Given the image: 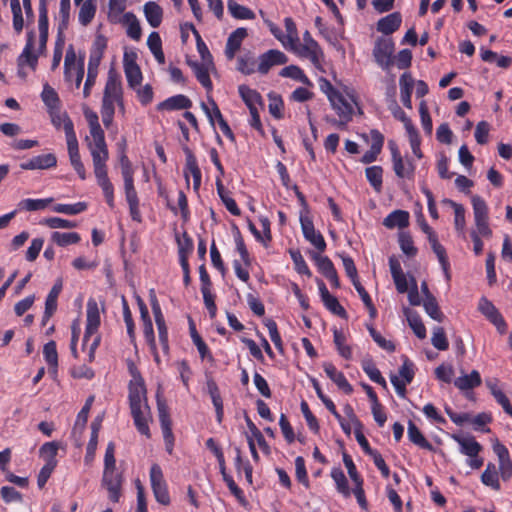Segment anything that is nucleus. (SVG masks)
I'll use <instances>...</instances> for the list:
<instances>
[{
	"instance_id": "nucleus-24",
	"label": "nucleus",
	"mask_w": 512,
	"mask_h": 512,
	"mask_svg": "<svg viewBox=\"0 0 512 512\" xmlns=\"http://www.w3.org/2000/svg\"><path fill=\"white\" fill-rule=\"evenodd\" d=\"M451 437L459 444V451L463 455L474 457L482 451V445L477 442L473 436L462 437L460 435L453 434Z\"/></svg>"
},
{
	"instance_id": "nucleus-2",
	"label": "nucleus",
	"mask_w": 512,
	"mask_h": 512,
	"mask_svg": "<svg viewBox=\"0 0 512 512\" xmlns=\"http://www.w3.org/2000/svg\"><path fill=\"white\" fill-rule=\"evenodd\" d=\"M395 43L390 37H378L373 48V57L375 62L383 70L390 69L394 65L393 54Z\"/></svg>"
},
{
	"instance_id": "nucleus-37",
	"label": "nucleus",
	"mask_w": 512,
	"mask_h": 512,
	"mask_svg": "<svg viewBox=\"0 0 512 512\" xmlns=\"http://www.w3.org/2000/svg\"><path fill=\"white\" fill-rule=\"evenodd\" d=\"M227 8L231 16L238 20H253L256 17L250 8L240 5L235 0H228Z\"/></svg>"
},
{
	"instance_id": "nucleus-33",
	"label": "nucleus",
	"mask_w": 512,
	"mask_h": 512,
	"mask_svg": "<svg viewBox=\"0 0 512 512\" xmlns=\"http://www.w3.org/2000/svg\"><path fill=\"white\" fill-rule=\"evenodd\" d=\"M217 194L221 201L225 205L226 209L234 216H240L241 210L238 207L236 201L229 195V192L225 189L221 179H216Z\"/></svg>"
},
{
	"instance_id": "nucleus-44",
	"label": "nucleus",
	"mask_w": 512,
	"mask_h": 512,
	"mask_svg": "<svg viewBox=\"0 0 512 512\" xmlns=\"http://www.w3.org/2000/svg\"><path fill=\"white\" fill-rule=\"evenodd\" d=\"M365 175L376 192H380L383 183V168L378 165L370 166L365 169Z\"/></svg>"
},
{
	"instance_id": "nucleus-41",
	"label": "nucleus",
	"mask_w": 512,
	"mask_h": 512,
	"mask_svg": "<svg viewBox=\"0 0 512 512\" xmlns=\"http://www.w3.org/2000/svg\"><path fill=\"white\" fill-rule=\"evenodd\" d=\"M444 203L449 204L454 209V226L459 234H463L466 227L465 209L463 205L450 199H444Z\"/></svg>"
},
{
	"instance_id": "nucleus-5",
	"label": "nucleus",
	"mask_w": 512,
	"mask_h": 512,
	"mask_svg": "<svg viewBox=\"0 0 512 512\" xmlns=\"http://www.w3.org/2000/svg\"><path fill=\"white\" fill-rule=\"evenodd\" d=\"M422 231L427 235L428 241L431 245L433 252L436 254L441 268L444 272L447 281L451 280L450 263L446 253L445 247L439 243L438 236L435 231L423 220L421 224Z\"/></svg>"
},
{
	"instance_id": "nucleus-26",
	"label": "nucleus",
	"mask_w": 512,
	"mask_h": 512,
	"mask_svg": "<svg viewBox=\"0 0 512 512\" xmlns=\"http://www.w3.org/2000/svg\"><path fill=\"white\" fill-rule=\"evenodd\" d=\"M207 389L212 400L213 406L215 408L216 421L218 424H221L224 418V407L220 390L218 388L217 383L212 379L207 381Z\"/></svg>"
},
{
	"instance_id": "nucleus-45",
	"label": "nucleus",
	"mask_w": 512,
	"mask_h": 512,
	"mask_svg": "<svg viewBox=\"0 0 512 512\" xmlns=\"http://www.w3.org/2000/svg\"><path fill=\"white\" fill-rule=\"evenodd\" d=\"M51 240L58 246L65 247L80 242L81 237L77 232H58L51 234Z\"/></svg>"
},
{
	"instance_id": "nucleus-28",
	"label": "nucleus",
	"mask_w": 512,
	"mask_h": 512,
	"mask_svg": "<svg viewBox=\"0 0 512 512\" xmlns=\"http://www.w3.org/2000/svg\"><path fill=\"white\" fill-rule=\"evenodd\" d=\"M394 173L398 178L413 180L415 176V165L410 158L403 156L392 161Z\"/></svg>"
},
{
	"instance_id": "nucleus-4",
	"label": "nucleus",
	"mask_w": 512,
	"mask_h": 512,
	"mask_svg": "<svg viewBox=\"0 0 512 512\" xmlns=\"http://www.w3.org/2000/svg\"><path fill=\"white\" fill-rule=\"evenodd\" d=\"M333 109L336 111L339 119L328 120L333 126L340 130H345L350 121H352L354 109L352 104L340 92L330 101Z\"/></svg>"
},
{
	"instance_id": "nucleus-59",
	"label": "nucleus",
	"mask_w": 512,
	"mask_h": 512,
	"mask_svg": "<svg viewBox=\"0 0 512 512\" xmlns=\"http://www.w3.org/2000/svg\"><path fill=\"white\" fill-rule=\"evenodd\" d=\"M284 26H285V29L287 32L286 45L288 44L290 46V48H296V43L299 42V37H298V31H297V27H296L294 20L291 17H286L284 19Z\"/></svg>"
},
{
	"instance_id": "nucleus-12",
	"label": "nucleus",
	"mask_w": 512,
	"mask_h": 512,
	"mask_svg": "<svg viewBox=\"0 0 512 512\" xmlns=\"http://www.w3.org/2000/svg\"><path fill=\"white\" fill-rule=\"evenodd\" d=\"M66 142H67V150H68V155H69L71 166L76 171L79 178L81 180H85L87 177L86 169H85L84 164L81 161L77 136L72 137V133L70 132L69 138L66 139Z\"/></svg>"
},
{
	"instance_id": "nucleus-34",
	"label": "nucleus",
	"mask_w": 512,
	"mask_h": 512,
	"mask_svg": "<svg viewBox=\"0 0 512 512\" xmlns=\"http://www.w3.org/2000/svg\"><path fill=\"white\" fill-rule=\"evenodd\" d=\"M408 438L409 440L419 446L422 449H426L428 451L433 450L432 444L425 438V436L422 434L420 429L416 426V424L413 421L408 422Z\"/></svg>"
},
{
	"instance_id": "nucleus-58",
	"label": "nucleus",
	"mask_w": 512,
	"mask_h": 512,
	"mask_svg": "<svg viewBox=\"0 0 512 512\" xmlns=\"http://www.w3.org/2000/svg\"><path fill=\"white\" fill-rule=\"evenodd\" d=\"M280 75L282 77L292 78V79L302 82L304 84L310 83L308 77L305 75L303 70L300 67L295 66V65H289V66L284 67L281 70Z\"/></svg>"
},
{
	"instance_id": "nucleus-39",
	"label": "nucleus",
	"mask_w": 512,
	"mask_h": 512,
	"mask_svg": "<svg viewBox=\"0 0 512 512\" xmlns=\"http://www.w3.org/2000/svg\"><path fill=\"white\" fill-rule=\"evenodd\" d=\"M52 198H46V199H32V198H26L22 199L17 204L18 211H39L44 210L46 207L49 206L50 203H52Z\"/></svg>"
},
{
	"instance_id": "nucleus-31",
	"label": "nucleus",
	"mask_w": 512,
	"mask_h": 512,
	"mask_svg": "<svg viewBox=\"0 0 512 512\" xmlns=\"http://www.w3.org/2000/svg\"><path fill=\"white\" fill-rule=\"evenodd\" d=\"M238 92L249 110H251V108L257 109V106L263 105L262 96L255 89H251L247 85H240L238 87Z\"/></svg>"
},
{
	"instance_id": "nucleus-42",
	"label": "nucleus",
	"mask_w": 512,
	"mask_h": 512,
	"mask_svg": "<svg viewBox=\"0 0 512 512\" xmlns=\"http://www.w3.org/2000/svg\"><path fill=\"white\" fill-rule=\"evenodd\" d=\"M123 23L127 25V35L133 40H140L142 29L137 17L132 12L124 14Z\"/></svg>"
},
{
	"instance_id": "nucleus-54",
	"label": "nucleus",
	"mask_w": 512,
	"mask_h": 512,
	"mask_svg": "<svg viewBox=\"0 0 512 512\" xmlns=\"http://www.w3.org/2000/svg\"><path fill=\"white\" fill-rule=\"evenodd\" d=\"M86 202H77L74 204H56L53 206V211L56 213H63L66 215H76L87 210Z\"/></svg>"
},
{
	"instance_id": "nucleus-52",
	"label": "nucleus",
	"mask_w": 512,
	"mask_h": 512,
	"mask_svg": "<svg viewBox=\"0 0 512 512\" xmlns=\"http://www.w3.org/2000/svg\"><path fill=\"white\" fill-rule=\"evenodd\" d=\"M146 412H147V410H141L138 412H133V413H131V415L133 417L134 424H135L137 431L149 439V438H151V432H150V428H149V424H148L149 418L146 417V415H145Z\"/></svg>"
},
{
	"instance_id": "nucleus-49",
	"label": "nucleus",
	"mask_w": 512,
	"mask_h": 512,
	"mask_svg": "<svg viewBox=\"0 0 512 512\" xmlns=\"http://www.w3.org/2000/svg\"><path fill=\"white\" fill-rule=\"evenodd\" d=\"M96 13V4L93 0H85L79 10L78 19L83 26L91 23Z\"/></svg>"
},
{
	"instance_id": "nucleus-10",
	"label": "nucleus",
	"mask_w": 512,
	"mask_h": 512,
	"mask_svg": "<svg viewBox=\"0 0 512 512\" xmlns=\"http://www.w3.org/2000/svg\"><path fill=\"white\" fill-rule=\"evenodd\" d=\"M288 62V57L280 50L271 49L259 56L257 71L260 74H267L276 65H283Z\"/></svg>"
},
{
	"instance_id": "nucleus-53",
	"label": "nucleus",
	"mask_w": 512,
	"mask_h": 512,
	"mask_svg": "<svg viewBox=\"0 0 512 512\" xmlns=\"http://www.w3.org/2000/svg\"><path fill=\"white\" fill-rule=\"evenodd\" d=\"M333 340L337 348L338 353L345 359H350L352 356V349L349 345H346V337L344 333L338 329L333 331Z\"/></svg>"
},
{
	"instance_id": "nucleus-27",
	"label": "nucleus",
	"mask_w": 512,
	"mask_h": 512,
	"mask_svg": "<svg viewBox=\"0 0 512 512\" xmlns=\"http://www.w3.org/2000/svg\"><path fill=\"white\" fill-rule=\"evenodd\" d=\"M453 383L457 389L466 392L479 387L482 384V379L477 370H472L470 374L457 377Z\"/></svg>"
},
{
	"instance_id": "nucleus-36",
	"label": "nucleus",
	"mask_w": 512,
	"mask_h": 512,
	"mask_svg": "<svg viewBox=\"0 0 512 512\" xmlns=\"http://www.w3.org/2000/svg\"><path fill=\"white\" fill-rule=\"evenodd\" d=\"M383 224L387 228H405L409 224V213L404 210H395L384 219Z\"/></svg>"
},
{
	"instance_id": "nucleus-50",
	"label": "nucleus",
	"mask_w": 512,
	"mask_h": 512,
	"mask_svg": "<svg viewBox=\"0 0 512 512\" xmlns=\"http://www.w3.org/2000/svg\"><path fill=\"white\" fill-rule=\"evenodd\" d=\"M471 203L473 207L474 220L489 219V208L481 196H472Z\"/></svg>"
},
{
	"instance_id": "nucleus-64",
	"label": "nucleus",
	"mask_w": 512,
	"mask_h": 512,
	"mask_svg": "<svg viewBox=\"0 0 512 512\" xmlns=\"http://www.w3.org/2000/svg\"><path fill=\"white\" fill-rule=\"evenodd\" d=\"M316 264L319 272L325 277H329L337 270L331 261V259L327 256H315Z\"/></svg>"
},
{
	"instance_id": "nucleus-56",
	"label": "nucleus",
	"mask_w": 512,
	"mask_h": 512,
	"mask_svg": "<svg viewBox=\"0 0 512 512\" xmlns=\"http://www.w3.org/2000/svg\"><path fill=\"white\" fill-rule=\"evenodd\" d=\"M123 483V476L112 479L111 481L102 484L108 491L110 501L117 503L121 498V488Z\"/></svg>"
},
{
	"instance_id": "nucleus-20",
	"label": "nucleus",
	"mask_w": 512,
	"mask_h": 512,
	"mask_svg": "<svg viewBox=\"0 0 512 512\" xmlns=\"http://www.w3.org/2000/svg\"><path fill=\"white\" fill-rule=\"evenodd\" d=\"M48 114L51 118L52 124L56 129L63 127L66 139L69 138L70 132L72 133V137L76 136L73 121L70 119L67 112H62L61 108H56L48 111Z\"/></svg>"
},
{
	"instance_id": "nucleus-16",
	"label": "nucleus",
	"mask_w": 512,
	"mask_h": 512,
	"mask_svg": "<svg viewBox=\"0 0 512 512\" xmlns=\"http://www.w3.org/2000/svg\"><path fill=\"white\" fill-rule=\"evenodd\" d=\"M318 288L321 296V300L326 307L334 315H337L341 318H346L347 313L344 307L339 303L338 299L330 294L325 283L322 280H318Z\"/></svg>"
},
{
	"instance_id": "nucleus-15",
	"label": "nucleus",
	"mask_w": 512,
	"mask_h": 512,
	"mask_svg": "<svg viewBox=\"0 0 512 512\" xmlns=\"http://www.w3.org/2000/svg\"><path fill=\"white\" fill-rule=\"evenodd\" d=\"M34 40H35V32L33 30L28 31L25 47L17 59L18 66L20 68L27 65L32 70L36 69L37 64H38V55L33 53Z\"/></svg>"
},
{
	"instance_id": "nucleus-38",
	"label": "nucleus",
	"mask_w": 512,
	"mask_h": 512,
	"mask_svg": "<svg viewBox=\"0 0 512 512\" xmlns=\"http://www.w3.org/2000/svg\"><path fill=\"white\" fill-rule=\"evenodd\" d=\"M75 67H78V60L74 47L70 45L64 59V78L67 82L75 78Z\"/></svg>"
},
{
	"instance_id": "nucleus-23",
	"label": "nucleus",
	"mask_w": 512,
	"mask_h": 512,
	"mask_svg": "<svg viewBox=\"0 0 512 512\" xmlns=\"http://www.w3.org/2000/svg\"><path fill=\"white\" fill-rule=\"evenodd\" d=\"M192 107V101L183 94L171 96L157 105L158 111H175L189 109Z\"/></svg>"
},
{
	"instance_id": "nucleus-32",
	"label": "nucleus",
	"mask_w": 512,
	"mask_h": 512,
	"mask_svg": "<svg viewBox=\"0 0 512 512\" xmlns=\"http://www.w3.org/2000/svg\"><path fill=\"white\" fill-rule=\"evenodd\" d=\"M144 14L147 22L153 28L160 26L163 19V9L154 1H149L144 5Z\"/></svg>"
},
{
	"instance_id": "nucleus-46",
	"label": "nucleus",
	"mask_w": 512,
	"mask_h": 512,
	"mask_svg": "<svg viewBox=\"0 0 512 512\" xmlns=\"http://www.w3.org/2000/svg\"><path fill=\"white\" fill-rule=\"evenodd\" d=\"M481 481L484 485L491 487L492 489L499 491L501 486L499 483L498 473L493 463H488L486 469L481 475Z\"/></svg>"
},
{
	"instance_id": "nucleus-29",
	"label": "nucleus",
	"mask_w": 512,
	"mask_h": 512,
	"mask_svg": "<svg viewBox=\"0 0 512 512\" xmlns=\"http://www.w3.org/2000/svg\"><path fill=\"white\" fill-rule=\"evenodd\" d=\"M414 79L409 73H403L399 79L400 86V98L402 104L408 108L412 109V100L411 95L414 87Z\"/></svg>"
},
{
	"instance_id": "nucleus-60",
	"label": "nucleus",
	"mask_w": 512,
	"mask_h": 512,
	"mask_svg": "<svg viewBox=\"0 0 512 512\" xmlns=\"http://www.w3.org/2000/svg\"><path fill=\"white\" fill-rule=\"evenodd\" d=\"M402 359L403 363L399 368V377L402 381L411 383L415 376V365L407 356H402Z\"/></svg>"
},
{
	"instance_id": "nucleus-11",
	"label": "nucleus",
	"mask_w": 512,
	"mask_h": 512,
	"mask_svg": "<svg viewBox=\"0 0 512 512\" xmlns=\"http://www.w3.org/2000/svg\"><path fill=\"white\" fill-rule=\"evenodd\" d=\"M300 224L304 238L317 250L323 252L326 249V242L323 235L315 230L313 221L307 216H301Z\"/></svg>"
},
{
	"instance_id": "nucleus-55",
	"label": "nucleus",
	"mask_w": 512,
	"mask_h": 512,
	"mask_svg": "<svg viewBox=\"0 0 512 512\" xmlns=\"http://www.w3.org/2000/svg\"><path fill=\"white\" fill-rule=\"evenodd\" d=\"M289 254L294 263L295 270L301 275H306L308 277H311L312 276L311 270L309 269L300 250L291 249V250H289Z\"/></svg>"
},
{
	"instance_id": "nucleus-1",
	"label": "nucleus",
	"mask_w": 512,
	"mask_h": 512,
	"mask_svg": "<svg viewBox=\"0 0 512 512\" xmlns=\"http://www.w3.org/2000/svg\"><path fill=\"white\" fill-rule=\"evenodd\" d=\"M92 140L88 142V148L92 157L94 175L98 186L102 189L107 205L115 207L114 186L108 177L107 161L109 151L105 141L104 132L91 134Z\"/></svg>"
},
{
	"instance_id": "nucleus-17",
	"label": "nucleus",
	"mask_w": 512,
	"mask_h": 512,
	"mask_svg": "<svg viewBox=\"0 0 512 512\" xmlns=\"http://www.w3.org/2000/svg\"><path fill=\"white\" fill-rule=\"evenodd\" d=\"M57 165V158L53 153L41 154L20 164L23 170H43Z\"/></svg>"
},
{
	"instance_id": "nucleus-62",
	"label": "nucleus",
	"mask_w": 512,
	"mask_h": 512,
	"mask_svg": "<svg viewBox=\"0 0 512 512\" xmlns=\"http://www.w3.org/2000/svg\"><path fill=\"white\" fill-rule=\"evenodd\" d=\"M407 320H408L409 326L411 327V329L413 330L415 335L419 339H424L426 337V328H425L420 316L416 312L410 313L407 316Z\"/></svg>"
},
{
	"instance_id": "nucleus-9",
	"label": "nucleus",
	"mask_w": 512,
	"mask_h": 512,
	"mask_svg": "<svg viewBox=\"0 0 512 512\" xmlns=\"http://www.w3.org/2000/svg\"><path fill=\"white\" fill-rule=\"evenodd\" d=\"M128 399L131 413L141 410H147L149 413V406L147 404L146 387L145 384L128 385Z\"/></svg>"
},
{
	"instance_id": "nucleus-19",
	"label": "nucleus",
	"mask_w": 512,
	"mask_h": 512,
	"mask_svg": "<svg viewBox=\"0 0 512 512\" xmlns=\"http://www.w3.org/2000/svg\"><path fill=\"white\" fill-rule=\"evenodd\" d=\"M248 36V31L244 27L234 30L227 38L225 47V56L228 60L234 59L236 53L241 48L243 40Z\"/></svg>"
},
{
	"instance_id": "nucleus-14",
	"label": "nucleus",
	"mask_w": 512,
	"mask_h": 512,
	"mask_svg": "<svg viewBox=\"0 0 512 512\" xmlns=\"http://www.w3.org/2000/svg\"><path fill=\"white\" fill-rule=\"evenodd\" d=\"M123 66L128 85L131 88L139 86L141 84L143 76L139 65L136 63V54L132 53L131 55H129L128 53H125L123 59Z\"/></svg>"
},
{
	"instance_id": "nucleus-57",
	"label": "nucleus",
	"mask_w": 512,
	"mask_h": 512,
	"mask_svg": "<svg viewBox=\"0 0 512 512\" xmlns=\"http://www.w3.org/2000/svg\"><path fill=\"white\" fill-rule=\"evenodd\" d=\"M11 11L13 14V28L17 34L23 30L24 20L22 15V8L19 0H10Z\"/></svg>"
},
{
	"instance_id": "nucleus-3",
	"label": "nucleus",
	"mask_w": 512,
	"mask_h": 512,
	"mask_svg": "<svg viewBox=\"0 0 512 512\" xmlns=\"http://www.w3.org/2000/svg\"><path fill=\"white\" fill-rule=\"evenodd\" d=\"M157 408L165 449L169 455H172L175 443V437L172 431V420L170 418L168 406L164 400L160 399L159 393H157Z\"/></svg>"
},
{
	"instance_id": "nucleus-8",
	"label": "nucleus",
	"mask_w": 512,
	"mask_h": 512,
	"mask_svg": "<svg viewBox=\"0 0 512 512\" xmlns=\"http://www.w3.org/2000/svg\"><path fill=\"white\" fill-rule=\"evenodd\" d=\"M100 326V313L95 299L90 298L87 301V320L83 336V345H86L90 337L95 335Z\"/></svg>"
},
{
	"instance_id": "nucleus-13",
	"label": "nucleus",
	"mask_w": 512,
	"mask_h": 512,
	"mask_svg": "<svg viewBox=\"0 0 512 512\" xmlns=\"http://www.w3.org/2000/svg\"><path fill=\"white\" fill-rule=\"evenodd\" d=\"M183 152L186 156V163H185V169H184V176L187 181L189 182V174H191L193 178V188L195 190H198L201 185V179H202V173L198 165V161L192 152V150L188 146L183 147Z\"/></svg>"
},
{
	"instance_id": "nucleus-35",
	"label": "nucleus",
	"mask_w": 512,
	"mask_h": 512,
	"mask_svg": "<svg viewBox=\"0 0 512 512\" xmlns=\"http://www.w3.org/2000/svg\"><path fill=\"white\" fill-rule=\"evenodd\" d=\"M361 367L371 381L379 384L382 388L387 389L385 378L382 376L380 370L376 367L371 358L364 359L361 363Z\"/></svg>"
},
{
	"instance_id": "nucleus-22",
	"label": "nucleus",
	"mask_w": 512,
	"mask_h": 512,
	"mask_svg": "<svg viewBox=\"0 0 512 512\" xmlns=\"http://www.w3.org/2000/svg\"><path fill=\"white\" fill-rule=\"evenodd\" d=\"M103 98L116 100L117 104L123 107L122 86L119 77L112 72H109L108 79L105 85Z\"/></svg>"
},
{
	"instance_id": "nucleus-21",
	"label": "nucleus",
	"mask_w": 512,
	"mask_h": 512,
	"mask_svg": "<svg viewBox=\"0 0 512 512\" xmlns=\"http://www.w3.org/2000/svg\"><path fill=\"white\" fill-rule=\"evenodd\" d=\"M291 50L298 56L309 59L315 67L318 68L321 66L324 55L319 44H315V46L312 47V45H298V43H296V48H291Z\"/></svg>"
},
{
	"instance_id": "nucleus-7",
	"label": "nucleus",
	"mask_w": 512,
	"mask_h": 512,
	"mask_svg": "<svg viewBox=\"0 0 512 512\" xmlns=\"http://www.w3.org/2000/svg\"><path fill=\"white\" fill-rule=\"evenodd\" d=\"M478 310L496 326L500 333H504L507 329L506 321L495 305L486 297H481L478 304Z\"/></svg>"
},
{
	"instance_id": "nucleus-6",
	"label": "nucleus",
	"mask_w": 512,
	"mask_h": 512,
	"mask_svg": "<svg viewBox=\"0 0 512 512\" xmlns=\"http://www.w3.org/2000/svg\"><path fill=\"white\" fill-rule=\"evenodd\" d=\"M150 483L157 502L162 505L170 504V496L167 488V483L164 479L163 471L157 463L152 464L150 468Z\"/></svg>"
},
{
	"instance_id": "nucleus-43",
	"label": "nucleus",
	"mask_w": 512,
	"mask_h": 512,
	"mask_svg": "<svg viewBox=\"0 0 512 512\" xmlns=\"http://www.w3.org/2000/svg\"><path fill=\"white\" fill-rule=\"evenodd\" d=\"M41 98L47 107V112L56 108H61V101L58 93L49 84L44 85Z\"/></svg>"
},
{
	"instance_id": "nucleus-48",
	"label": "nucleus",
	"mask_w": 512,
	"mask_h": 512,
	"mask_svg": "<svg viewBox=\"0 0 512 512\" xmlns=\"http://www.w3.org/2000/svg\"><path fill=\"white\" fill-rule=\"evenodd\" d=\"M194 243L192 238L187 232L183 233V239L178 240V256L179 263H189L188 258L190 253L193 251Z\"/></svg>"
},
{
	"instance_id": "nucleus-63",
	"label": "nucleus",
	"mask_w": 512,
	"mask_h": 512,
	"mask_svg": "<svg viewBox=\"0 0 512 512\" xmlns=\"http://www.w3.org/2000/svg\"><path fill=\"white\" fill-rule=\"evenodd\" d=\"M426 313L434 320L441 322L443 320V313L441 312L438 302L435 297L424 299L423 302Z\"/></svg>"
},
{
	"instance_id": "nucleus-47",
	"label": "nucleus",
	"mask_w": 512,
	"mask_h": 512,
	"mask_svg": "<svg viewBox=\"0 0 512 512\" xmlns=\"http://www.w3.org/2000/svg\"><path fill=\"white\" fill-rule=\"evenodd\" d=\"M59 449V444L55 441L46 442L40 448V456L45 460V464H53V466H57V452Z\"/></svg>"
},
{
	"instance_id": "nucleus-61",
	"label": "nucleus",
	"mask_w": 512,
	"mask_h": 512,
	"mask_svg": "<svg viewBox=\"0 0 512 512\" xmlns=\"http://www.w3.org/2000/svg\"><path fill=\"white\" fill-rule=\"evenodd\" d=\"M431 343L436 349L440 351H445L449 348V342L447 340L445 330L443 327L434 328L431 337Z\"/></svg>"
},
{
	"instance_id": "nucleus-18",
	"label": "nucleus",
	"mask_w": 512,
	"mask_h": 512,
	"mask_svg": "<svg viewBox=\"0 0 512 512\" xmlns=\"http://www.w3.org/2000/svg\"><path fill=\"white\" fill-rule=\"evenodd\" d=\"M327 377L333 381L337 387L345 394L350 395L353 392L352 385L348 382L343 372L337 370L331 362H324L322 365Z\"/></svg>"
},
{
	"instance_id": "nucleus-30",
	"label": "nucleus",
	"mask_w": 512,
	"mask_h": 512,
	"mask_svg": "<svg viewBox=\"0 0 512 512\" xmlns=\"http://www.w3.org/2000/svg\"><path fill=\"white\" fill-rule=\"evenodd\" d=\"M402 18L399 12L391 13L377 22V31L390 35L397 31L401 25Z\"/></svg>"
},
{
	"instance_id": "nucleus-25",
	"label": "nucleus",
	"mask_w": 512,
	"mask_h": 512,
	"mask_svg": "<svg viewBox=\"0 0 512 512\" xmlns=\"http://www.w3.org/2000/svg\"><path fill=\"white\" fill-rule=\"evenodd\" d=\"M62 288H63L62 280L58 279L54 283L50 292L48 293V295L46 297V301H45L43 324H45V322L47 320H49L52 317V315L55 313V311L57 309V300L62 291Z\"/></svg>"
},
{
	"instance_id": "nucleus-40",
	"label": "nucleus",
	"mask_w": 512,
	"mask_h": 512,
	"mask_svg": "<svg viewBox=\"0 0 512 512\" xmlns=\"http://www.w3.org/2000/svg\"><path fill=\"white\" fill-rule=\"evenodd\" d=\"M331 478L334 480L336 484V490L338 493H340L343 497L348 498L351 495V490L348 485V480L339 467H334L331 470Z\"/></svg>"
},
{
	"instance_id": "nucleus-51",
	"label": "nucleus",
	"mask_w": 512,
	"mask_h": 512,
	"mask_svg": "<svg viewBox=\"0 0 512 512\" xmlns=\"http://www.w3.org/2000/svg\"><path fill=\"white\" fill-rule=\"evenodd\" d=\"M190 66L193 68L198 82L208 91L212 90L213 85L208 69L203 64L197 62L191 63Z\"/></svg>"
}]
</instances>
